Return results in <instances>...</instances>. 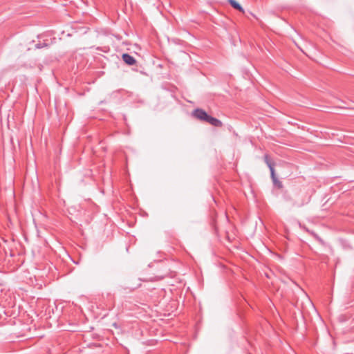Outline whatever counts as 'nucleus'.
<instances>
[{"mask_svg": "<svg viewBox=\"0 0 354 354\" xmlns=\"http://www.w3.org/2000/svg\"><path fill=\"white\" fill-rule=\"evenodd\" d=\"M44 46H47V44H45V43H43V44H37V45H36V47H37V48H43V47H44Z\"/></svg>", "mask_w": 354, "mask_h": 354, "instance_id": "0eeeda50", "label": "nucleus"}, {"mask_svg": "<svg viewBox=\"0 0 354 354\" xmlns=\"http://www.w3.org/2000/svg\"><path fill=\"white\" fill-rule=\"evenodd\" d=\"M122 60L129 66H132L136 63V59L129 53H124L122 55Z\"/></svg>", "mask_w": 354, "mask_h": 354, "instance_id": "f03ea898", "label": "nucleus"}, {"mask_svg": "<svg viewBox=\"0 0 354 354\" xmlns=\"http://www.w3.org/2000/svg\"><path fill=\"white\" fill-rule=\"evenodd\" d=\"M206 122H207V123L210 124L211 125L216 127H223V122L220 120H218L216 118H214L211 115H209V118Z\"/></svg>", "mask_w": 354, "mask_h": 354, "instance_id": "7ed1b4c3", "label": "nucleus"}, {"mask_svg": "<svg viewBox=\"0 0 354 354\" xmlns=\"http://www.w3.org/2000/svg\"><path fill=\"white\" fill-rule=\"evenodd\" d=\"M192 115L200 121L207 122L209 115L205 110L197 108L192 111Z\"/></svg>", "mask_w": 354, "mask_h": 354, "instance_id": "f257e3e1", "label": "nucleus"}, {"mask_svg": "<svg viewBox=\"0 0 354 354\" xmlns=\"http://www.w3.org/2000/svg\"><path fill=\"white\" fill-rule=\"evenodd\" d=\"M264 161H265L266 164L268 165V167H269L270 172H272V171H274V162L272 160V159L270 158V157L268 154L264 155Z\"/></svg>", "mask_w": 354, "mask_h": 354, "instance_id": "39448f33", "label": "nucleus"}, {"mask_svg": "<svg viewBox=\"0 0 354 354\" xmlns=\"http://www.w3.org/2000/svg\"><path fill=\"white\" fill-rule=\"evenodd\" d=\"M313 235H314V236L316 238V239H317L319 241H320V242H322V243L323 242V241L322 240V239H321L319 236H317V234H313Z\"/></svg>", "mask_w": 354, "mask_h": 354, "instance_id": "6e6552de", "label": "nucleus"}, {"mask_svg": "<svg viewBox=\"0 0 354 354\" xmlns=\"http://www.w3.org/2000/svg\"><path fill=\"white\" fill-rule=\"evenodd\" d=\"M228 3L230 6L234 8L235 10H239V12L244 13L245 10L243 7L235 0H227Z\"/></svg>", "mask_w": 354, "mask_h": 354, "instance_id": "423d86ee", "label": "nucleus"}, {"mask_svg": "<svg viewBox=\"0 0 354 354\" xmlns=\"http://www.w3.org/2000/svg\"><path fill=\"white\" fill-rule=\"evenodd\" d=\"M270 176H271V178H272V183L274 184V185L277 187H278L279 189H281L283 187V184L277 178L276 175H275V172L274 171H272V172H270Z\"/></svg>", "mask_w": 354, "mask_h": 354, "instance_id": "20e7f679", "label": "nucleus"}]
</instances>
